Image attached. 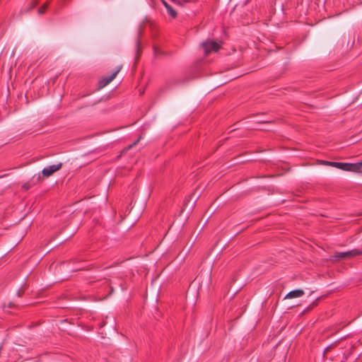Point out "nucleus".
I'll list each match as a JSON object with an SVG mask.
<instances>
[{
    "label": "nucleus",
    "mask_w": 362,
    "mask_h": 362,
    "mask_svg": "<svg viewBox=\"0 0 362 362\" xmlns=\"http://www.w3.org/2000/svg\"><path fill=\"white\" fill-rule=\"evenodd\" d=\"M121 69L122 66H117L110 76H105L102 79H100L98 83V90L103 88L104 87L107 86L110 82H112L115 79L117 74L120 71Z\"/></svg>",
    "instance_id": "nucleus-1"
},
{
    "label": "nucleus",
    "mask_w": 362,
    "mask_h": 362,
    "mask_svg": "<svg viewBox=\"0 0 362 362\" xmlns=\"http://www.w3.org/2000/svg\"><path fill=\"white\" fill-rule=\"evenodd\" d=\"M362 255V250L354 249L347 252H336L333 258L335 260H339L342 259H349L351 257Z\"/></svg>",
    "instance_id": "nucleus-2"
},
{
    "label": "nucleus",
    "mask_w": 362,
    "mask_h": 362,
    "mask_svg": "<svg viewBox=\"0 0 362 362\" xmlns=\"http://www.w3.org/2000/svg\"><path fill=\"white\" fill-rule=\"evenodd\" d=\"M202 45L206 54L211 52H217L221 47V45L218 42L209 40L203 42Z\"/></svg>",
    "instance_id": "nucleus-3"
},
{
    "label": "nucleus",
    "mask_w": 362,
    "mask_h": 362,
    "mask_svg": "<svg viewBox=\"0 0 362 362\" xmlns=\"http://www.w3.org/2000/svg\"><path fill=\"white\" fill-rule=\"evenodd\" d=\"M62 166V163H57V164H54V165H48L45 168H44L42 170V174L44 177H49L50 175H52L54 173L58 171L59 170L61 169Z\"/></svg>",
    "instance_id": "nucleus-4"
},
{
    "label": "nucleus",
    "mask_w": 362,
    "mask_h": 362,
    "mask_svg": "<svg viewBox=\"0 0 362 362\" xmlns=\"http://www.w3.org/2000/svg\"><path fill=\"white\" fill-rule=\"evenodd\" d=\"M304 291L302 289H296L290 291L287 295L285 296V298H299L303 296Z\"/></svg>",
    "instance_id": "nucleus-5"
},
{
    "label": "nucleus",
    "mask_w": 362,
    "mask_h": 362,
    "mask_svg": "<svg viewBox=\"0 0 362 362\" xmlns=\"http://www.w3.org/2000/svg\"><path fill=\"white\" fill-rule=\"evenodd\" d=\"M361 168L362 165H361V162L356 163H350L349 171L360 174Z\"/></svg>",
    "instance_id": "nucleus-6"
},
{
    "label": "nucleus",
    "mask_w": 362,
    "mask_h": 362,
    "mask_svg": "<svg viewBox=\"0 0 362 362\" xmlns=\"http://www.w3.org/2000/svg\"><path fill=\"white\" fill-rule=\"evenodd\" d=\"M163 4L165 5V7L167 9V11L170 16H171L173 18H175L177 16L176 11L166 2L163 1Z\"/></svg>",
    "instance_id": "nucleus-7"
},
{
    "label": "nucleus",
    "mask_w": 362,
    "mask_h": 362,
    "mask_svg": "<svg viewBox=\"0 0 362 362\" xmlns=\"http://www.w3.org/2000/svg\"><path fill=\"white\" fill-rule=\"evenodd\" d=\"M350 168V163H341L339 169L345 170V171H349Z\"/></svg>",
    "instance_id": "nucleus-8"
},
{
    "label": "nucleus",
    "mask_w": 362,
    "mask_h": 362,
    "mask_svg": "<svg viewBox=\"0 0 362 362\" xmlns=\"http://www.w3.org/2000/svg\"><path fill=\"white\" fill-rule=\"evenodd\" d=\"M48 4H49V1H47V3L43 4L40 8H39L38 13L43 14L45 12L46 9L47 8Z\"/></svg>",
    "instance_id": "nucleus-9"
},
{
    "label": "nucleus",
    "mask_w": 362,
    "mask_h": 362,
    "mask_svg": "<svg viewBox=\"0 0 362 362\" xmlns=\"http://www.w3.org/2000/svg\"><path fill=\"white\" fill-rule=\"evenodd\" d=\"M325 163L327 165H330V166H332V167H335L337 168H339V165L341 164L340 162H329V161L325 162Z\"/></svg>",
    "instance_id": "nucleus-10"
},
{
    "label": "nucleus",
    "mask_w": 362,
    "mask_h": 362,
    "mask_svg": "<svg viewBox=\"0 0 362 362\" xmlns=\"http://www.w3.org/2000/svg\"><path fill=\"white\" fill-rule=\"evenodd\" d=\"M141 139V137L140 136L136 141H135L133 144H132L131 145H129L128 147H127V149H130L132 148L133 146H136L138 142L140 141V139Z\"/></svg>",
    "instance_id": "nucleus-11"
},
{
    "label": "nucleus",
    "mask_w": 362,
    "mask_h": 362,
    "mask_svg": "<svg viewBox=\"0 0 362 362\" xmlns=\"http://www.w3.org/2000/svg\"><path fill=\"white\" fill-rule=\"evenodd\" d=\"M37 4V2H33V3L31 4L30 7V8H29V9H32V8H34Z\"/></svg>",
    "instance_id": "nucleus-12"
},
{
    "label": "nucleus",
    "mask_w": 362,
    "mask_h": 362,
    "mask_svg": "<svg viewBox=\"0 0 362 362\" xmlns=\"http://www.w3.org/2000/svg\"><path fill=\"white\" fill-rule=\"evenodd\" d=\"M18 295L19 296H21V295H22V293H21V291H20V290L18 291Z\"/></svg>",
    "instance_id": "nucleus-13"
},
{
    "label": "nucleus",
    "mask_w": 362,
    "mask_h": 362,
    "mask_svg": "<svg viewBox=\"0 0 362 362\" xmlns=\"http://www.w3.org/2000/svg\"><path fill=\"white\" fill-rule=\"evenodd\" d=\"M104 325H105V322H103V324L100 325V327H103Z\"/></svg>",
    "instance_id": "nucleus-14"
}]
</instances>
